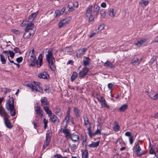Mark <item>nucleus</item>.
Here are the masks:
<instances>
[{"label":"nucleus","mask_w":158,"mask_h":158,"mask_svg":"<svg viewBox=\"0 0 158 158\" xmlns=\"http://www.w3.org/2000/svg\"><path fill=\"white\" fill-rule=\"evenodd\" d=\"M55 17L56 18L57 17L60 16L62 15V12H60L59 10H56L55 12Z\"/></svg>","instance_id":"35"},{"label":"nucleus","mask_w":158,"mask_h":158,"mask_svg":"<svg viewBox=\"0 0 158 158\" xmlns=\"http://www.w3.org/2000/svg\"><path fill=\"white\" fill-rule=\"evenodd\" d=\"M141 61V58H134L131 60V64L133 66H138L140 64Z\"/></svg>","instance_id":"14"},{"label":"nucleus","mask_w":158,"mask_h":158,"mask_svg":"<svg viewBox=\"0 0 158 158\" xmlns=\"http://www.w3.org/2000/svg\"><path fill=\"white\" fill-rule=\"evenodd\" d=\"M54 156L56 158H68L67 156L63 157L61 155L59 154H57L56 155H54Z\"/></svg>","instance_id":"43"},{"label":"nucleus","mask_w":158,"mask_h":158,"mask_svg":"<svg viewBox=\"0 0 158 158\" xmlns=\"http://www.w3.org/2000/svg\"><path fill=\"white\" fill-rule=\"evenodd\" d=\"M35 110L38 115L41 117L43 116V114L44 113L42 109L39 106H37Z\"/></svg>","instance_id":"15"},{"label":"nucleus","mask_w":158,"mask_h":158,"mask_svg":"<svg viewBox=\"0 0 158 158\" xmlns=\"http://www.w3.org/2000/svg\"><path fill=\"white\" fill-rule=\"evenodd\" d=\"M89 71V69L87 68H83L81 71L79 73V75L81 78L84 77Z\"/></svg>","instance_id":"13"},{"label":"nucleus","mask_w":158,"mask_h":158,"mask_svg":"<svg viewBox=\"0 0 158 158\" xmlns=\"http://www.w3.org/2000/svg\"><path fill=\"white\" fill-rule=\"evenodd\" d=\"M101 105L102 106L104 107L109 109L110 107V106L108 105L106 102V101L102 103H101Z\"/></svg>","instance_id":"41"},{"label":"nucleus","mask_w":158,"mask_h":158,"mask_svg":"<svg viewBox=\"0 0 158 158\" xmlns=\"http://www.w3.org/2000/svg\"><path fill=\"white\" fill-rule=\"evenodd\" d=\"M100 10L99 6L96 4L94 6L93 12L96 15H97L98 13Z\"/></svg>","instance_id":"22"},{"label":"nucleus","mask_w":158,"mask_h":158,"mask_svg":"<svg viewBox=\"0 0 158 158\" xmlns=\"http://www.w3.org/2000/svg\"><path fill=\"white\" fill-rule=\"evenodd\" d=\"M38 87L39 88V89H38V91L41 93H43V89L42 88L40 87V85H38Z\"/></svg>","instance_id":"60"},{"label":"nucleus","mask_w":158,"mask_h":158,"mask_svg":"<svg viewBox=\"0 0 158 158\" xmlns=\"http://www.w3.org/2000/svg\"><path fill=\"white\" fill-rule=\"evenodd\" d=\"M70 118V116L66 115L63 121L64 122H65L66 123V125L65 126V127H67L68 125L69 122V120Z\"/></svg>","instance_id":"32"},{"label":"nucleus","mask_w":158,"mask_h":158,"mask_svg":"<svg viewBox=\"0 0 158 158\" xmlns=\"http://www.w3.org/2000/svg\"><path fill=\"white\" fill-rule=\"evenodd\" d=\"M8 114L6 111L5 109L2 105H0V116L3 118L8 116Z\"/></svg>","instance_id":"16"},{"label":"nucleus","mask_w":158,"mask_h":158,"mask_svg":"<svg viewBox=\"0 0 158 158\" xmlns=\"http://www.w3.org/2000/svg\"><path fill=\"white\" fill-rule=\"evenodd\" d=\"M87 50V49L85 48H83L79 50V52H80L79 54V56H82L86 51Z\"/></svg>","instance_id":"34"},{"label":"nucleus","mask_w":158,"mask_h":158,"mask_svg":"<svg viewBox=\"0 0 158 158\" xmlns=\"http://www.w3.org/2000/svg\"><path fill=\"white\" fill-rule=\"evenodd\" d=\"M104 28V27L103 25H101L99 26L98 28V31H101Z\"/></svg>","instance_id":"56"},{"label":"nucleus","mask_w":158,"mask_h":158,"mask_svg":"<svg viewBox=\"0 0 158 158\" xmlns=\"http://www.w3.org/2000/svg\"><path fill=\"white\" fill-rule=\"evenodd\" d=\"M133 149L136 152V155L138 156H139L143 154V152H140L141 148L138 143H135V145Z\"/></svg>","instance_id":"8"},{"label":"nucleus","mask_w":158,"mask_h":158,"mask_svg":"<svg viewBox=\"0 0 158 158\" xmlns=\"http://www.w3.org/2000/svg\"><path fill=\"white\" fill-rule=\"evenodd\" d=\"M51 137V134L50 132L47 133L46 135V138L45 143L43 146V148H45L48 147L50 144V140Z\"/></svg>","instance_id":"10"},{"label":"nucleus","mask_w":158,"mask_h":158,"mask_svg":"<svg viewBox=\"0 0 158 158\" xmlns=\"http://www.w3.org/2000/svg\"><path fill=\"white\" fill-rule=\"evenodd\" d=\"M127 104H125L122 105L119 109V111L121 112H123L127 108Z\"/></svg>","instance_id":"31"},{"label":"nucleus","mask_w":158,"mask_h":158,"mask_svg":"<svg viewBox=\"0 0 158 158\" xmlns=\"http://www.w3.org/2000/svg\"><path fill=\"white\" fill-rule=\"evenodd\" d=\"M101 7L103 8H105L106 7V3L104 2L102 3L101 4Z\"/></svg>","instance_id":"63"},{"label":"nucleus","mask_w":158,"mask_h":158,"mask_svg":"<svg viewBox=\"0 0 158 158\" xmlns=\"http://www.w3.org/2000/svg\"><path fill=\"white\" fill-rule=\"evenodd\" d=\"M114 9L112 8L110 9L108 12L109 15L111 17L113 18L114 17L115 14L114 13Z\"/></svg>","instance_id":"29"},{"label":"nucleus","mask_w":158,"mask_h":158,"mask_svg":"<svg viewBox=\"0 0 158 158\" xmlns=\"http://www.w3.org/2000/svg\"><path fill=\"white\" fill-rule=\"evenodd\" d=\"M10 116L8 115V116H6L3 118L4 119L5 124L7 128L10 129L12 128L13 126L11 124V123L10 122L9 118H10Z\"/></svg>","instance_id":"9"},{"label":"nucleus","mask_w":158,"mask_h":158,"mask_svg":"<svg viewBox=\"0 0 158 158\" xmlns=\"http://www.w3.org/2000/svg\"><path fill=\"white\" fill-rule=\"evenodd\" d=\"M82 153V158H88V151L87 149L81 150Z\"/></svg>","instance_id":"24"},{"label":"nucleus","mask_w":158,"mask_h":158,"mask_svg":"<svg viewBox=\"0 0 158 158\" xmlns=\"http://www.w3.org/2000/svg\"><path fill=\"white\" fill-rule=\"evenodd\" d=\"M148 42V41L147 39L145 38H142L140 40H138L136 43H135V44L138 47H140L145 46Z\"/></svg>","instance_id":"7"},{"label":"nucleus","mask_w":158,"mask_h":158,"mask_svg":"<svg viewBox=\"0 0 158 158\" xmlns=\"http://www.w3.org/2000/svg\"><path fill=\"white\" fill-rule=\"evenodd\" d=\"M73 6L76 7H78V2H74L73 3Z\"/></svg>","instance_id":"61"},{"label":"nucleus","mask_w":158,"mask_h":158,"mask_svg":"<svg viewBox=\"0 0 158 158\" xmlns=\"http://www.w3.org/2000/svg\"><path fill=\"white\" fill-rule=\"evenodd\" d=\"M148 1L147 0H142L141 2H140L139 3L143 7H145L148 4Z\"/></svg>","instance_id":"28"},{"label":"nucleus","mask_w":158,"mask_h":158,"mask_svg":"<svg viewBox=\"0 0 158 158\" xmlns=\"http://www.w3.org/2000/svg\"><path fill=\"white\" fill-rule=\"evenodd\" d=\"M125 135L126 136L128 137L131 136V133L129 131H127L125 133Z\"/></svg>","instance_id":"57"},{"label":"nucleus","mask_w":158,"mask_h":158,"mask_svg":"<svg viewBox=\"0 0 158 158\" xmlns=\"http://www.w3.org/2000/svg\"><path fill=\"white\" fill-rule=\"evenodd\" d=\"M73 61L72 60H70L67 63V65L71 64V65H73Z\"/></svg>","instance_id":"64"},{"label":"nucleus","mask_w":158,"mask_h":158,"mask_svg":"<svg viewBox=\"0 0 158 158\" xmlns=\"http://www.w3.org/2000/svg\"><path fill=\"white\" fill-rule=\"evenodd\" d=\"M97 98L99 101L101 103L105 101V100L103 96H100L98 95L97 96Z\"/></svg>","instance_id":"36"},{"label":"nucleus","mask_w":158,"mask_h":158,"mask_svg":"<svg viewBox=\"0 0 158 158\" xmlns=\"http://www.w3.org/2000/svg\"><path fill=\"white\" fill-rule=\"evenodd\" d=\"M8 55H9L12 58H13L15 56V53L13 52L10 50H9Z\"/></svg>","instance_id":"46"},{"label":"nucleus","mask_w":158,"mask_h":158,"mask_svg":"<svg viewBox=\"0 0 158 158\" xmlns=\"http://www.w3.org/2000/svg\"><path fill=\"white\" fill-rule=\"evenodd\" d=\"M71 18H67L66 19H64L63 20H62V21H63V22L64 23V24L65 25L66 24L69 23V22L71 21Z\"/></svg>","instance_id":"40"},{"label":"nucleus","mask_w":158,"mask_h":158,"mask_svg":"<svg viewBox=\"0 0 158 158\" xmlns=\"http://www.w3.org/2000/svg\"><path fill=\"white\" fill-rule=\"evenodd\" d=\"M78 145V144L77 143H76V144H73L72 145L70 146V149H71V150H75L77 148Z\"/></svg>","instance_id":"39"},{"label":"nucleus","mask_w":158,"mask_h":158,"mask_svg":"<svg viewBox=\"0 0 158 158\" xmlns=\"http://www.w3.org/2000/svg\"><path fill=\"white\" fill-rule=\"evenodd\" d=\"M27 86L28 87H30L31 89V90L32 91H38V89L37 87L34 85L30 84H28Z\"/></svg>","instance_id":"27"},{"label":"nucleus","mask_w":158,"mask_h":158,"mask_svg":"<svg viewBox=\"0 0 158 158\" xmlns=\"http://www.w3.org/2000/svg\"><path fill=\"white\" fill-rule=\"evenodd\" d=\"M14 51L15 53H18L20 52V50L19 48H15L14 49Z\"/></svg>","instance_id":"58"},{"label":"nucleus","mask_w":158,"mask_h":158,"mask_svg":"<svg viewBox=\"0 0 158 158\" xmlns=\"http://www.w3.org/2000/svg\"><path fill=\"white\" fill-rule=\"evenodd\" d=\"M114 85V84L112 83H109L108 84V88L110 89H111L112 88Z\"/></svg>","instance_id":"48"},{"label":"nucleus","mask_w":158,"mask_h":158,"mask_svg":"<svg viewBox=\"0 0 158 158\" xmlns=\"http://www.w3.org/2000/svg\"><path fill=\"white\" fill-rule=\"evenodd\" d=\"M77 75V72H73L71 77V81H74V80L76 78Z\"/></svg>","instance_id":"30"},{"label":"nucleus","mask_w":158,"mask_h":158,"mask_svg":"<svg viewBox=\"0 0 158 158\" xmlns=\"http://www.w3.org/2000/svg\"><path fill=\"white\" fill-rule=\"evenodd\" d=\"M89 15H90V16L89 18V21L90 22L94 20V17L92 14Z\"/></svg>","instance_id":"55"},{"label":"nucleus","mask_w":158,"mask_h":158,"mask_svg":"<svg viewBox=\"0 0 158 158\" xmlns=\"http://www.w3.org/2000/svg\"><path fill=\"white\" fill-rule=\"evenodd\" d=\"M104 66L108 68H110L111 69L115 68V66L113 64L108 60H107L106 62L104 63Z\"/></svg>","instance_id":"19"},{"label":"nucleus","mask_w":158,"mask_h":158,"mask_svg":"<svg viewBox=\"0 0 158 158\" xmlns=\"http://www.w3.org/2000/svg\"><path fill=\"white\" fill-rule=\"evenodd\" d=\"M43 122L44 124V128L45 129L47 127V123H48V121L45 118H44L43 119Z\"/></svg>","instance_id":"44"},{"label":"nucleus","mask_w":158,"mask_h":158,"mask_svg":"<svg viewBox=\"0 0 158 158\" xmlns=\"http://www.w3.org/2000/svg\"><path fill=\"white\" fill-rule=\"evenodd\" d=\"M40 101L41 106L46 113H47L50 110L48 107L49 104V102L46 97L41 98Z\"/></svg>","instance_id":"4"},{"label":"nucleus","mask_w":158,"mask_h":158,"mask_svg":"<svg viewBox=\"0 0 158 158\" xmlns=\"http://www.w3.org/2000/svg\"><path fill=\"white\" fill-rule=\"evenodd\" d=\"M84 65L85 66H86L89 65L90 63V59L88 57L84 56L83 59Z\"/></svg>","instance_id":"21"},{"label":"nucleus","mask_w":158,"mask_h":158,"mask_svg":"<svg viewBox=\"0 0 158 158\" xmlns=\"http://www.w3.org/2000/svg\"><path fill=\"white\" fill-rule=\"evenodd\" d=\"M6 108L8 111L11 116H14L16 114V110L14 105V100L13 98H9L6 102Z\"/></svg>","instance_id":"1"},{"label":"nucleus","mask_w":158,"mask_h":158,"mask_svg":"<svg viewBox=\"0 0 158 158\" xmlns=\"http://www.w3.org/2000/svg\"><path fill=\"white\" fill-rule=\"evenodd\" d=\"M38 14V12H36L35 13H32L31 15L33 17V19H34Z\"/></svg>","instance_id":"59"},{"label":"nucleus","mask_w":158,"mask_h":158,"mask_svg":"<svg viewBox=\"0 0 158 158\" xmlns=\"http://www.w3.org/2000/svg\"><path fill=\"white\" fill-rule=\"evenodd\" d=\"M83 118L84 119V124L85 126H87L88 124H89V125H90V123H89V119L87 117L84 116L83 117Z\"/></svg>","instance_id":"33"},{"label":"nucleus","mask_w":158,"mask_h":158,"mask_svg":"<svg viewBox=\"0 0 158 158\" xmlns=\"http://www.w3.org/2000/svg\"><path fill=\"white\" fill-rule=\"evenodd\" d=\"M154 149H153V147H152L151 148V149L150 150V151H149L150 153L151 154H154L156 155L155 152L154 151Z\"/></svg>","instance_id":"53"},{"label":"nucleus","mask_w":158,"mask_h":158,"mask_svg":"<svg viewBox=\"0 0 158 158\" xmlns=\"http://www.w3.org/2000/svg\"><path fill=\"white\" fill-rule=\"evenodd\" d=\"M69 138L73 142L77 143L78 144H79L80 137L78 135L74 134H72Z\"/></svg>","instance_id":"12"},{"label":"nucleus","mask_w":158,"mask_h":158,"mask_svg":"<svg viewBox=\"0 0 158 158\" xmlns=\"http://www.w3.org/2000/svg\"><path fill=\"white\" fill-rule=\"evenodd\" d=\"M5 89H6L4 92V94H6V93L10 92V91H11L10 89H7V88H5Z\"/></svg>","instance_id":"62"},{"label":"nucleus","mask_w":158,"mask_h":158,"mask_svg":"<svg viewBox=\"0 0 158 158\" xmlns=\"http://www.w3.org/2000/svg\"><path fill=\"white\" fill-rule=\"evenodd\" d=\"M34 49L33 48L31 52H30V55L31 58H35L36 56L34 52Z\"/></svg>","instance_id":"42"},{"label":"nucleus","mask_w":158,"mask_h":158,"mask_svg":"<svg viewBox=\"0 0 158 158\" xmlns=\"http://www.w3.org/2000/svg\"><path fill=\"white\" fill-rule=\"evenodd\" d=\"M35 33L29 32H25L23 34V38L25 39H28L32 38Z\"/></svg>","instance_id":"17"},{"label":"nucleus","mask_w":158,"mask_h":158,"mask_svg":"<svg viewBox=\"0 0 158 158\" xmlns=\"http://www.w3.org/2000/svg\"><path fill=\"white\" fill-rule=\"evenodd\" d=\"M11 31L12 32L16 35L19 34L20 33V31L15 29H12Z\"/></svg>","instance_id":"47"},{"label":"nucleus","mask_w":158,"mask_h":158,"mask_svg":"<svg viewBox=\"0 0 158 158\" xmlns=\"http://www.w3.org/2000/svg\"><path fill=\"white\" fill-rule=\"evenodd\" d=\"M129 140L130 144L131 145H132L133 143V136H130V137L129 138Z\"/></svg>","instance_id":"52"},{"label":"nucleus","mask_w":158,"mask_h":158,"mask_svg":"<svg viewBox=\"0 0 158 158\" xmlns=\"http://www.w3.org/2000/svg\"><path fill=\"white\" fill-rule=\"evenodd\" d=\"M49 117L51 120L55 124L57 125L59 122V120L58 118L53 114H52L51 111H49L47 113H46Z\"/></svg>","instance_id":"5"},{"label":"nucleus","mask_w":158,"mask_h":158,"mask_svg":"<svg viewBox=\"0 0 158 158\" xmlns=\"http://www.w3.org/2000/svg\"><path fill=\"white\" fill-rule=\"evenodd\" d=\"M93 6L91 5H89L87 7L86 12V15L87 16H88V15L92 14V12Z\"/></svg>","instance_id":"23"},{"label":"nucleus","mask_w":158,"mask_h":158,"mask_svg":"<svg viewBox=\"0 0 158 158\" xmlns=\"http://www.w3.org/2000/svg\"><path fill=\"white\" fill-rule=\"evenodd\" d=\"M156 57H157L156 56H153V58H152L151 59L150 61V62L151 63H152V64L154 62V61L156 60Z\"/></svg>","instance_id":"54"},{"label":"nucleus","mask_w":158,"mask_h":158,"mask_svg":"<svg viewBox=\"0 0 158 158\" xmlns=\"http://www.w3.org/2000/svg\"><path fill=\"white\" fill-rule=\"evenodd\" d=\"M114 123L115 125L113 127V129L115 131L117 132L120 130V127L116 121L114 122Z\"/></svg>","instance_id":"26"},{"label":"nucleus","mask_w":158,"mask_h":158,"mask_svg":"<svg viewBox=\"0 0 158 158\" xmlns=\"http://www.w3.org/2000/svg\"><path fill=\"white\" fill-rule=\"evenodd\" d=\"M67 7L69 8L68 10L70 12H73L75 10L74 8L72 6H70L69 5H68Z\"/></svg>","instance_id":"45"},{"label":"nucleus","mask_w":158,"mask_h":158,"mask_svg":"<svg viewBox=\"0 0 158 158\" xmlns=\"http://www.w3.org/2000/svg\"><path fill=\"white\" fill-rule=\"evenodd\" d=\"M61 131L65 135V137L67 139H69L72 135L70 130L69 129L61 128Z\"/></svg>","instance_id":"11"},{"label":"nucleus","mask_w":158,"mask_h":158,"mask_svg":"<svg viewBox=\"0 0 158 158\" xmlns=\"http://www.w3.org/2000/svg\"><path fill=\"white\" fill-rule=\"evenodd\" d=\"M1 61L2 64H5L6 63V60L3 55L1 54L0 56Z\"/></svg>","instance_id":"37"},{"label":"nucleus","mask_w":158,"mask_h":158,"mask_svg":"<svg viewBox=\"0 0 158 158\" xmlns=\"http://www.w3.org/2000/svg\"><path fill=\"white\" fill-rule=\"evenodd\" d=\"M74 111L77 118L80 117L81 116V113L77 107H74Z\"/></svg>","instance_id":"20"},{"label":"nucleus","mask_w":158,"mask_h":158,"mask_svg":"<svg viewBox=\"0 0 158 158\" xmlns=\"http://www.w3.org/2000/svg\"><path fill=\"white\" fill-rule=\"evenodd\" d=\"M23 57L22 56L18 57L16 59V60L18 63L21 62L23 60Z\"/></svg>","instance_id":"50"},{"label":"nucleus","mask_w":158,"mask_h":158,"mask_svg":"<svg viewBox=\"0 0 158 158\" xmlns=\"http://www.w3.org/2000/svg\"><path fill=\"white\" fill-rule=\"evenodd\" d=\"M101 134L100 130L98 128L95 131V132L94 133V135H97L98 134Z\"/></svg>","instance_id":"51"},{"label":"nucleus","mask_w":158,"mask_h":158,"mask_svg":"<svg viewBox=\"0 0 158 158\" xmlns=\"http://www.w3.org/2000/svg\"><path fill=\"white\" fill-rule=\"evenodd\" d=\"M64 23L63 22L62 20H61L59 23L58 24V27L59 28H60L65 25Z\"/></svg>","instance_id":"49"},{"label":"nucleus","mask_w":158,"mask_h":158,"mask_svg":"<svg viewBox=\"0 0 158 158\" xmlns=\"http://www.w3.org/2000/svg\"><path fill=\"white\" fill-rule=\"evenodd\" d=\"M38 59L39 60L38 61L36 60V57L35 58H31V65L33 67L36 65H37L38 67H40L42 64V56L41 55H40L38 57Z\"/></svg>","instance_id":"3"},{"label":"nucleus","mask_w":158,"mask_h":158,"mask_svg":"<svg viewBox=\"0 0 158 158\" xmlns=\"http://www.w3.org/2000/svg\"><path fill=\"white\" fill-rule=\"evenodd\" d=\"M35 30L36 29L34 27V24L31 22L28 24L27 26L25 28V32H31L35 33Z\"/></svg>","instance_id":"6"},{"label":"nucleus","mask_w":158,"mask_h":158,"mask_svg":"<svg viewBox=\"0 0 158 158\" xmlns=\"http://www.w3.org/2000/svg\"><path fill=\"white\" fill-rule=\"evenodd\" d=\"M99 141L97 142H93L91 144H89L88 146L90 148H96L98 146L99 144Z\"/></svg>","instance_id":"25"},{"label":"nucleus","mask_w":158,"mask_h":158,"mask_svg":"<svg viewBox=\"0 0 158 158\" xmlns=\"http://www.w3.org/2000/svg\"><path fill=\"white\" fill-rule=\"evenodd\" d=\"M39 77L40 78L43 79H48L49 77L48 74L46 72L40 73L39 74Z\"/></svg>","instance_id":"18"},{"label":"nucleus","mask_w":158,"mask_h":158,"mask_svg":"<svg viewBox=\"0 0 158 158\" xmlns=\"http://www.w3.org/2000/svg\"><path fill=\"white\" fill-rule=\"evenodd\" d=\"M106 11L105 9H102L100 11L101 15L103 18L105 17Z\"/></svg>","instance_id":"38"},{"label":"nucleus","mask_w":158,"mask_h":158,"mask_svg":"<svg viewBox=\"0 0 158 158\" xmlns=\"http://www.w3.org/2000/svg\"><path fill=\"white\" fill-rule=\"evenodd\" d=\"M47 53L48 54L46 55V60L48 62L51 69L54 71L56 69V67L54 64V62L55 61V59L52 54V49H49L48 50Z\"/></svg>","instance_id":"2"}]
</instances>
